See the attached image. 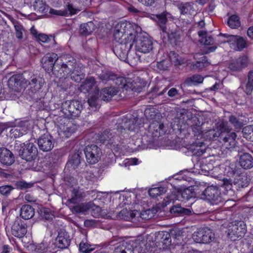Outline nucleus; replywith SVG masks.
I'll list each match as a JSON object with an SVG mask.
<instances>
[{
	"label": "nucleus",
	"mask_w": 253,
	"mask_h": 253,
	"mask_svg": "<svg viewBox=\"0 0 253 253\" xmlns=\"http://www.w3.org/2000/svg\"><path fill=\"white\" fill-rule=\"evenodd\" d=\"M99 92V89H96V91L92 94L88 99L87 103L91 111H95L100 107Z\"/></svg>",
	"instance_id": "obj_35"
},
{
	"label": "nucleus",
	"mask_w": 253,
	"mask_h": 253,
	"mask_svg": "<svg viewBox=\"0 0 253 253\" xmlns=\"http://www.w3.org/2000/svg\"><path fill=\"white\" fill-rule=\"evenodd\" d=\"M60 128L62 130L66 137H69L71 134L73 133L75 131L74 127L71 126H69V123H68L66 126H60Z\"/></svg>",
	"instance_id": "obj_63"
},
{
	"label": "nucleus",
	"mask_w": 253,
	"mask_h": 253,
	"mask_svg": "<svg viewBox=\"0 0 253 253\" xmlns=\"http://www.w3.org/2000/svg\"><path fill=\"white\" fill-rule=\"evenodd\" d=\"M233 183L238 188H244L248 186L249 181L247 176L242 173L234 178Z\"/></svg>",
	"instance_id": "obj_41"
},
{
	"label": "nucleus",
	"mask_w": 253,
	"mask_h": 253,
	"mask_svg": "<svg viewBox=\"0 0 253 253\" xmlns=\"http://www.w3.org/2000/svg\"><path fill=\"white\" fill-rule=\"evenodd\" d=\"M15 161L13 153L5 148H0V162L5 166H10Z\"/></svg>",
	"instance_id": "obj_23"
},
{
	"label": "nucleus",
	"mask_w": 253,
	"mask_h": 253,
	"mask_svg": "<svg viewBox=\"0 0 253 253\" xmlns=\"http://www.w3.org/2000/svg\"><path fill=\"white\" fill-rule=\"evenodd\" d=\"M71 243V239L68 232L65 229H61L55 239V245L59 249H65L68 248Z\"/></svg>",
	"instance_id": "obj_17"
},
{
	"label": "nucleus",
	"mask_w": 253,
	"mask_h": 253,
	"mask_svg": "<svg viewBox=\"0 0 253 253\" xmlns=\"http://www.w3.org/2000/svg\"><path fill=\"white\" fill-rule=\"evenodd\" d=\"M112 137V134L110 130H105L103 132H99L98 134V140L102 143H104L105 141H108Z\"/></svg>",
	"instance_id": "obj_55"
},
{
	"label": "nucleus",
	"mask_w": 253,
	"mask_h": 253,
	"mask_svg": "<svg viewBox=\"0 0 253 253\" xmlns=\"http://www.w3.org/2000/svg\"><path fill=\"white\" fill-rule=\"evenodd\" d=\"M97 76L100 82L104 84L110 81H114L116 78V74L108 69L101 70L100 72L97 74Z\"/></svg>",
	"instance_id": "obj_26"
},
{
	"label": "nucleus",
	"mask_w": 253,
	"mask_h": 253,
	"mask_svg": "<svg viewBox=\"0 0 253 253\" xmlns=\"http://www.w3.org/2000/svg\"><path fill=\"white\" fill-rule=\"evenodd\" d=\"M118 92V90L114 87H105L101 90L100 97L101 100L108 101L116 95Z\"/></svg>",
	"instance_id": "obj_34"
},
{
	"label": "nucleus",
	"mask_w": 253,
	"mask_h": 253,
	"mask_svg": "<svg viewBox=\"0 0 253 253\" xmlns=\"http://www.w3.org/2000/svg\"><path fill=\"white\" fill-rule=\"evenodd\" d=\"M28 72L22 74H15L8 80L7 84L10 88L15 91H20L22 88L26 87V78Z\"/></svg>",
	"instance_id": "obj_9"
},
{
	"label": "nucleus",
	"mask_w": 253,
	"mask_h": 253,
	"mask_svg": "<svg viewBox=\"0 0 253 253\" xmlns=\"http://www.w3.org/2000/svg\"><path fill=\"white\" fill-rule=\"evenodd\" d=\"M84 153L87 162L93 165L97 163L102 155L101 149L96 145H87L84 149Z\"/></svg>",
	"instance_id": "obj_11"
},
{
	"label": "nucleus",
	"mask_w": 253,
	"mask_h": 253,
	"mask_svg": "<svg viewBox=\"0 0 253 253\" xmlns=\"http://www.w3.org/2000/svg\"><path fill=\"white\" fill-rule=\"evenodd\" d=\"M170 212L171 213L180 216L189 215L192 212L190 209L182 208L179 204L172 206L170 209Z\"/></svg>",
	"instance_id": "obj_42"
},
{
	"label": "nucleus",
	"mask_w": 253,
	"mask_h": 253,
	"mask_svg": "<svg viewBox=\"0 0 253 253\" xmlns=\"http://www.w3.org/2000/svg\"><path fill=\"white\" fill-rule=\"evenodd\" d=\"M204 78L199 74H194L187 77L184 81L183 84L187 86L198 85L203 82Z\"/></svg>",
	"instance_id": "obj_37"
},
{
	"label": "nucleus",
	"mask_w": 253,
	"mask_h": 253,
	"mask_svg": "<svg viewBox=\"0 0 253 253\" xmlns=\"http://www.w3.org/2000/svg\"><path fill=\"white\" fill-rule=\"evenodd\" d=\"M35 214V209L30 205H24L20 210V216L24 219H29Z\"/></svg>",
	"instance_id": "obj_38"
},
{
	"label": "nucleus",
	"mask_w": 253,
	"mask_h": 253,
	"mask_svg": "<svg viewBox=\"0 0 253 253\" xmlns=\"http://www.w3.org/2000/svg\"><path fill=\"white\" fill-rule=\"evenodd\" d=\"M195 197V193L189 188L184 189H174L163 201V204L167 206L174 203L176 200L186 202Z\"/></svg>",
	"instance_id": "obj_4"
},
{
	"label": "nucleus",
	"mask_w": 253,
	"mask_h": 253,
	"mask_svg": "<svg viewBox=\"0 0 253 253\" xmlns=\"http://www.w3.org/2000/svg\"><path fill=\"white\" fill-rule=\"evenodd\" d=\"M180 13L182 15L191 14L194 11L193 3L192 2H181L177 4Z\"/></svg>",
	"instance_id": "obj_39"
},
{
	"label": "nucleus",
	"mask_w": 253,
	"mask_h": 253,
	"mask_svg": "<svg viewBox=\"0 0 253 253\" xmlns=\"http://www.w3.org/2000/svg\"><path fill=\"white\" fill-rule=\"evenodd\" d=\"M237 48L240 51L244 48H246L248 46L246 40L242 37L239 36L236 42Z\"/></svg>",
	"instance_id": "obj_60"
},
{
	"label": "nucleus",
	"mask_w": 253,
	"mask_h": 253,
	"mask_svg": "<svg viewBox=\"0 0 253 253\" xmlns=\"http://www.w3.org/2000/svg\"><path fill=\"white\" fill-rule=\"evenodd\" d=\"M135 39L117 42L113 48V51L116 55L122 60L126 59L129 51L131 48Z\"/></svg>",
	"instance_id": "obj_7"
},
{
	"label": "nucleus",
	"mask_w": 253,
	"mask_h": 253,
	"mask_svg": "<svg viewBox=\"0 0 253 253\" xmlns=\"http://www.w3.org/2000/svg\"><path fill=\"white\" fill-rule=\"evenodd\" d=\"M204 137L209 140H215L220 137L219 132L216 128L211 129L204 132Z\"/></svg>",
	"instance_id": "obj_51"
},
{
	"label": "nucleus",
	"mask_w": 253,
	"mask_h": 253,
	"mask_svg": "<svg viewBox=\"0 0 253 253\" xmlns=\"http://www.w3.org/2000/svg\"><path fill=\"white\" fill-rule=\"evenodd\" d=\"M14 188L11 185H3L0 186V193L5 196H7L10 193Z\"/></svg>",
	"instance_id": "obj_64"
},
{
	"label": "nucleus",
	"mask_w": 253,
	"mask_h": 253,
	"mask_svg": "<svg viewBox=\"0 0 253 253\" xmlns=\"http://www.w3.org/2000/svg\"><path fill=\"white\" fill-rule=\"evenodd\" d=\"M216 129L219 132V136L222 135L224 136V133H229L230 129L227 125V123L226 122H218L216 125Z\"/></svg>",
	"instance_id": "obj_49"
},
{
	"label": "nucleus",
	"mask_w": 253,
	"mask_h": 253,
	"mask_svg": "<svg viewBox=\"0 0 253 253\" xmlns=\"http://www.w3.org/2000/svg\"><path fill=\"white\" fill-rule=\"evenodd\" d=\"M34 10L39 13H44L46 12L45 4L40 0H35L33 3Z\"/></svg>",
	"instance_id": "obj_52"
},
{
	"label": "nucleus",
	"mask_w": 253,
	"mask_h": 253,
	"mask_svg": "<svg viewBox=\"0 0 253 253\" xmlns=\"http://www.w3.org/2000/svg\"><path fill=\"white\" fill-rule=\"evenodd\" d=\"M73 213H85L89 211L88 203H82L70 207Z\"/></svg>",
	"instance_id": "obj_46"
},
{
	"label": "nucleus",
	"mask_w": 253,
	"mask_h": 253,
	"mask_svg": "<svg viewBox=\"0 0 253 253\" xmlns=\"http://www.w3.org/2000/svg\"><path fill=\"white\" fill-rule=\"evenodd\" d=\"M239 163L244 169H251L253 167V158L250 154L243 153L240 157Z\"/></svg>",
	"instance_id": "obj_33"
},
{
	"label": "nucleus",
	"mask_w": 253,
	"mask_h": 253,
	"mask_svg": "<svg viewBox=\"0 0 253 253\" xmlns=\"http://www.w3.org/2000/svg\"><path fill=\"white\" fill-rule=\"evenodd\" d=\"M194 241L197 243L209 244L215 238L214 233L209 228H203L195 232L192 236Z\"/></svg>",
	"instance_id": "obj_8"
},
{
	"label": "nucleus",
	"mask_w": 253,
	"mask_h": 253,
	"mask_svg": "<svg viewBox=\"0 0 253 253\" xmlns=\"http://www.w3.org/2000/svg\"><path fill=\"white\" fill-rule=\"evenodd\" d=\"M138 214H139V211H137L127 210L126 209H124L117 214V218L119 219L131 221L136 216L138 217Z\"/></svg>",
	"instance_id": "obj_28"
},
{
	"label": "nucleus",
	"mask_w": 253,
	"mask_h": 253,
	"mask_svg": "<svg viewBox=\"0 0 253 253\" xmlns=\"http://www.w3.org/2000/svg\"><path fill=\"white\" fill-rule=\"evenodd\" d=\"M253 90V70L250 71L248 75V82L246 84L245 92L248 95L252 94Z\"/></svg>",
	"instance_id": "obj_50"
},
{
	"label": "nucleus",
	"mask_w": 253,
	"mask_h": 253,
	"mask_svg": "<svg viewBox=\"0 0 253 253\" xmlns=\"http://www.w3.org/2000/svg\"><path fill=\"white\" fill-rule=\"evenodd\" d=\"M69 75L70 76L71 79L77 83L81 82L85 77L83 69L78 66H77L75 69L71 71Z\"/></svg>",
	"instance_id": "obj_36"
},
{
	"label": "nucleus",
	"mask_w": 253,
	"mask_h": 253,
	"mask_svg": "<svg viewBox=\"0 0 253 253\" xmlns=\"http://www.w3.org/2000/svg\"><path fill=\"white\" fill-rule=\"evenodd\" d=\"M82 155L81 150H78L75 151L74 153L71 154L69 156V159L66 164V166L73 167V169H75L78 168L79 165L81 164V158Z\"/></svg>",
	"instance_id": "obj_27"
},
{
	"label": "nucleus",
	"mask_w": 253,
	"mask_h": 253,
	"mask_svg": "<svg viewBox=\"0 0 253 253\" xmlns=\"http://www.w3.org/2000/svg\"><path fill=\"white\" fill-rule=\"evenodd\" d=\"M169 57L171 63L174 65H179L181 64L180 56L174 51H170L169 53Z\"/></svg>",
	"instance_id": "obj_58"
},
{
	"label": "nucleus",
	"mask_w": 253,
	"mask_h": 253,
	"mask_svg": "<svg viewBox=\"0 0 253 253\" xmlns=\"http://www.w3.org/2000/svg\"><path fill=\"white\" fill-rule=\"evenodd\" d=\"M55 140L48 133L42 135L38 139V144L40 150L43 152H49L54 147Z\"/></svg>",
	"instance_id": "obj_16"
},
{
	"label": "nucleus",
	"mask_w": 253,
	"mask_h": 253,
	"mask_svg": "<svg viewBox=\"0 0 253 253\" xmlns=\"http://www.w3.org/2000/svg\"><path fill=\"white\" fill-rule=\"evenodd\" d=\"M14 29L16 38L19 40H22L23 38V32L25 31L23 26L20 23L16 22L14 24Z\"/></svg>",
	"instance_id": "obj_57"
},
{
	"label": "nucleus",
	"mask_w": 253,
	"mask_h": 253,
	"mask_svg": "<svg viewBox=\"0 0 253 253\" xmlns=\"http://www.w3.org/2000/svg\"><path fill=\"white\" fill-rule=\"evenodd\" d=\"M227 24L232 29H237L241 26L240 17L236 14L230 16L228 20Z\"/></svg>",
	"instance_id": "obj_47"
},
{
	"label": "nucleus",
	"mask_w": 253,
	"mask_h": 253,
	"mask_svg": "<svg viewBox=\"0 0 253 253\" xmlns=\"http://www.w3.org/2000/svg\"><path fill=\"white\" fill-rule=\"evenodd\" d=\"M26 82V87L29 86L33 92L39 91L44 84L43 79L29 72L27 74Z\"/></svg>",
	"instance_id": "obj_14"
},
{
	"label": "nucleus",
	"mask_w": 253,
	"mask_h": 253,
	"mask_svg": "<svg viewBox=\"0 0 253 253\" xmlns=\"http://www.w3.org/2000/svg\"><path fill=\"white\" fill-rule=\"evenodd\" d=\"M58 60V56L55 53H48L41 59V63L44 70L49 73L52 72L54 75L55 65Z\"/></svg>",
	"instance_id": "obj_15"
},
{
	"label": "nucleus",
	"mask_w": 253,
	"mask_h": 253,
	"mask_svg": "<svg viewBox=\"0 0 253 253\" xmlns=\"http://www.w3.org/2000/svg\"><path fill=\"white\" fill-rule=\"evenodd\" d=\"M23 144L18 152L19 156L27 162H31L35 159L38 154L36 145L30 142Z\"/></svg>",
	"instance_id": "obj_10"
},
{
	"label": "nucleus",
	"mask_w": 253,
	"mask_h": 253,
	"mask_svg": "<svg viewBox=\"0 0 253 253\" xmlns=\"http://www.w3.org/2000/svg\"><path fill=\"white\" fill-rule=\"evenodd\" d=\"M148 131L152 136L156 139L165 133V128L163 123L153 121L149 126Z\"/></svg>",
	"instance_id": "obj_21"
},
{
	"label": "nucleus",
	"mask_w": 253,
	"mask_h": 253,
	"mask_svg": "<svg viewBox=\"0 0 253 253\" xmlns=\"http://www.w3.org/2000/svg\"><path fill=\"white\" fill-rule=\"evenodd\" d=\"M89 211L94 217H98L101 213V208L92 202L88 203Z\"/></svg>",
	"instance_id": "obj_54"
},
{
	"label": "nucleus",
	"mask_w": 253,
	"mask_h": 253,
	"mask_svg": "<svg viewBox=\"0 0 253 253\" xmlns=\"http://www.w3.org/2000/svg\"><path fill=\"white\" fill-rule=\"evenodd\" d=\"M96 82L95 79L93 77H89L86 78L84 82L81 84V89L86 92H91L93 90L94 92L96 91V89H99L96 85Z\"/></svg>",
	"instance_id": "obj_25"
},
{
	"label": "nucleus",
	"mask_w": 253,
	"mask_h": 253,
	"mask_svg": "<svg viewBox=\"0 0 253 253\" xmlns=\"http://www.w3.org/2000/svg\"><path fill=\"white\" fill-rule=\"evenodd\" d=\"M167 34L169 42L172 45H177L179 44L181 42V35L179 32L171 31L170 33L167 32Z\"/></svg>",
	"instance_id": "obj_44"
},
{
	"label": "nucleus",
	"mask_w": 253,
	"mask_h": 253,
	"mask_svg": "<svg viewBox=\"0 0 253 253\" xmlns=\"http://www.w3.org/2000/svg\"><path fill=\"white\" fill-rule=\"evenodd\" d=\"M247 57L244 56L239 58L236 61L231 63L229 65V68L232 71L239 72L247 66Z\"/></svg>",
	"instance_id": "obj_31"
},
{
	"label": "nucleus",
	"mask_w": 253,
	"mask_h": 253,
	"mask_svg": "<svg viewBox=\"0 0 253 253\" xmlns=\"http://www.w3.org/2000/svg\"><path fill=\"white\" fill-rule=\"evenodd\" d=\"M135 119L134 118H127L126 117H122L118 119L117 122V128L122 130H133L135 128Z\"/></svg>",
	"instance_id": "obj_20"
},
{
	"label": "nucleus",
	"mask_w": 253,
	"mask_h": 253,
	"mask_svg": "<svg viewBox=\"0 0 253 253\" xmlns=\"http://www.w3.org/2000/svg\"><path fill=\"white\" fill-rule=\"evenodd\" d=\"M135 27V29L129 22L122 21L118 23L115 27L113 35L116 42L130 40L131 37L132 39H135L137 31L141 29L136 26Z\"/></svg>",
	"instance_id": "obj_2"
},
{
	"label": "nucleus",
	"mask_w": 253,
	"mask_h": 253,
	"mask_svg": "<svg viewBox=\"0 0 253 253\" xmlns=\"http://www.w3.org/2000/svg\"><path fill=\"white\" fill-rule=\"evenodd\" d=\"M169 18L173 19V16L167 12H163L160 14L153 15V17H152V19L156 22L158 26L164 33H167V23Z\"/></svg>",
	"instance_id": "obj_19"
},
{
	"label": "nucleus",
	"mask_w": 253,
	"mask_h": 253,
	"mask_svg": "<svg viewBox=\"0 0 253 253\" xmlns=\"http://www.w3.org/2000/svg\"><path fill=\"white\" fill-rule=\"evenodd\" d=\"M227 175L236 177L238 174H242V169L236 163H232L225 168Z\"/></svg>",
	"instance_id": "obj_40"
},
{
	"label": "nucleus",
	"mask_w": 253,
	"mask_h": 253,
	"mask_svg": "<svg viewBox=\"0 0 253 253\" xmlns=\"http://www.w3.org/2000/svg\"><path fill=\"white\" fill-rule=\"evenodd\" d=\"M247 232L246 225L243 221L235 222V224L229 225L228 229V236L232 241L238 238L243 237Z\"/></svg>",
	"instance_id": "obj_12"
},
{
	"label": "nucleus",
	"mask_w": 253,
	"mask_h": 253,
	"mask_svg": "<svg viewBox=\"0 0 253 253\" xmlns=\"http://www.w3.org/2000/svg\"><path fill=\"white\" fill-rule=\"evenodd\" d=\"M15 186L17 188L24 190L32 187L33 186V183H27L24 181H18L15 183Z\"/></svg>",
	"instance_id": "obj_62"
},
{
	"label": "nucleus",
	"mask_w": 253,
	"mask_h": 253,
	"mask_svg": "<svg viewBox=\"0 0 253 253\" xmlns=\"http://www.w3.org/2000/svg\"><path fill=\"white\" fill-rule=\"evenodd\" d=\"M237 134L235 132H232L226 133L222 137V135L220 136V139L222 140L223 145L226 149H231L234 148L236 144V138Z\"/></svg>",
	"instance_id": "obj_24"
},
{
	"label": "nucleus",
	"mask_w": 253,
	"mask_h": 253,
	"mask_svg": "<svg viewBox=\"0 0 253 253\" xmlns=\"http://www.w3.org/2000/svg\"><path fill=\"white\" fill-rule=\"evenodd\" d=\"M11 233L16 237L22 238L27 233V226L22 220L18 217L11 227Z\"/></svg>",
	"instance_id": "obj_18"
},
{
	"label": "nucleus",
	"mask_w": 253,
	"mask_h": 253,
	"mask_svg": "<svg viewBox=\"0 0 253 253\" xmlns=\"http://www.w3.org/2000/svg\"><path fill=\"white\" fill-rule=\"evenodd\" d=\"M210 64L211 63L209 61L207 57L203 56L199 59V60L197 61L195 63H192L190 65V68L193 70L202 71Z\"/></svg>",
	"instance_id": "obj_32"
},
{
	"label": "nucleus",
	"mask_w": 253,
	"mask_h": 253,
	"mask_svg": "<svg viewBox=\"0 0 253 253\" xmlns=\"http://www.w3.org/2000/svg\"><path fill=\"white\" fill-rule=\"evenodd\" d=\"M221 186L226 191V194L232 196L234 192L233 190V183L231 179L223 178Z\"/></svg>",
	"instance_id": "obj_45"
},
{
	"label": "nucleus",
	"mask_w": 253,
	"mask_h": 253,
	"mask_svg": "<svg viewBox=\"0 0 253 253\" xmlns=\"http://www.w3.org/2000/svg\"><path fill=\"white\" fill-rule=\"evenodd\" d=\"M95 29V26L92 21L81 25L79 32L81 35H87L90 34Z\"/></svg>",
	"instance_id": "obj_43"
},
{
	"label": "nucleus",
	"mask_w": 253,
	"mask_h": 253,
	"mask_svg": "<svg viewBox=\"0 0 253 253\" xmlns=\"http://www.w3.org/2000/svg\"><path fill=\"white\" fill-rule=\"evenodd\" d=\"M135 49L137 51L146 53L151 51L153 48L152 41L148 37L138 35L135 40Z\"/></svg>",
	"instance_id": "obj_13"
},
{
	"label": "nucleus",
	"mask_w": 253,
	"mask_h": 253,
	"mask_svg": "<svg viewBox=\"0 0 253 253\" xmlns=\"http://www.w3.org/2000/svg\"><path fill=\"white\" fill-rule=\"evenodd\" d=\"M192 131L194 136L197 137V139H200L204 136V132L202 127L200 125H193L192 127Z\"/></svg>",
	"instance_id": "obj_59"
},
{
	"label": "nucleus",
	"mask_w": 253,
	"mask_h": 253,
	"mask_svg": "<svg viewBox=\"0 0 253 253\" xmlns=\"http://www.w3.org/2000/svg\"><path fill=\"white\" fill-rule=\"evenodd\" d=\"M61 109L66 118L73 119L80 116L83 105L77 100H66L62 103Z\"/></svg>",
	"instance_id": "obj_5"
},
{
	"label": "nucleus",
	"mask_w": 253,
	"mask_h": 253,
	"mask_svg": "<svg viewBox=\"0 0 253 253\" xmlns=\"http://www.w3.org/2000/svg\"><path fill=\"white\" fill-rule=\"evenodd\" d=\"M77 66L76 60L74 57L69 54L63 55L55 65L54 75L59 78L66 76L73 71Z\"/></svg>",
	"instance_id": "obj_3"
},
{
	"label": "nucleus",
	"mask_w": 253,
	"mask_h": 253,
	"mask_svg": "<svg viewBox=\"0 0 253 253\" xmlns=\"http://www.w3.org/2000/svg\"><path fill=\"white\" fill-rule=\"evenodd\" d=\"M155 241L156 246L162 247L163 248H167L171 244L170 234L167 232H160L155 235Z\"/></svg>",
	"instance_id": "obj_22"
},
{
	"label": "nucleus",
	"mask_w": 253,
	"mask_h": 253,
	"mask_svg": "<svg viewBox=\"0 0 253 253\" xmlns=\"http://www.w3.org/2000/svg\"><path fill=\"white\" fill-rule=\"evenodd\" d=\"M30 126L31 125L28 121H24L21 122L20 126L11 129L10 131L15 137H20L26 133Z\"/></svg>",
	"instance_id": "obj_29"
},
{
	"label": "nucleus",
	"mask_w": 253,
	"mask_h": 253,
	"mask_svg": "<svg viewBox=\"0 0 253 253\" xmlns=\"http://www.w3.org/2000/svg\"><path fill=\"white\" fill-rule=\"evenodd\" d=\"M154 246H156V242L153 241L152 236L148 235L145 240L143 237L139 236L134 240L123 242L115 247L114 253H133L134 248H138L140 251L145 253Z\"/></svg>",
	"instance_id": "obj_1"
},
{
	"label": "nucleus",
	"mask_w": 253,
	"mask_h": 253,
	"mask_svg": "<svg viewBox=\"0 0 253 253\" xmlns=\"http://www.w3.org/2000/svg\"><path fill=\"white\" fill-rule=\"evenodd\" d=\"M40 215L42 218L46 220H52L54 217L50 210L48 208H42L40 210Z\"/></svg>",
	"instance_id": "obj_56"
},
{
	"label": "nucleus",
	"mask_w": 253,
	"mask_h": 253,
	"mask_svg": "<svg viewBox=\"0 0 253 253\" xmlns=\"http://www.w3.org/2000/svg\"><path fill=\"white\" fill-rule=\"evenodd\" d=\"M229 121L236 128L240 129L243 126V123L233 115H231L229 117Z\"/></svg>",
	"instance_id": "obj_61"
},
{
	"label": "nucleus",
	"mask_w": 253,
	"mask_h": 253,
	"mask_svg": "<svg viewBox=\"0 0 253 253\" xmlns=\"http://www.w3.org/2000/svg\"><path fill=\"white\" fill-rule=\"evenodd\" d=\"M201 198L210 201L213 205H219L226 201L222 197L218 188L214 186L207 187L201 194Z\"/></svg>",
	"instance_id": "obj_6"
},
{
	"label": "nucleus",
	"mask_w": 253,
	"mask_h": 253,
	"mask_svg": "<svg viewBox=\"0 0 253 253\" xmlns=\"http://www.w3.org/2000/svg\"><path fill=\"white\" fill-rule=\"evenodd\" d=\"M49 13L51 14L66 16L68 15H73L76 13V9L74 8L71 4H68L67 5V8L61 10H56L51 8Z\"/></svg>",
	"instance_id": "obj_30"
},
{
	"label": "nucleus",
	"mask_w": 253,
	"mask_h": 253,
	"mask_svg": "<svg viewBox=\"0 0 253 253\" xmlns=\"http://www.w3.org/2000/svg\"><path fill=\"white\" fill-rule=\"evenodd\" d=\"M243 137L247 140L253 142V125H248L243 128Z\"/></svg>",
	"instance_id": "obj_48"
},
{
	"label": "nucleus",
	"mask_w": 253,
	"mask_h": 253,
	"mask_svg": "<svg viewBox=\"0 0 253 253\" xmlns=\"http://www.w3.org/2000/svg\"><path fill=\"white\" fill-rule=\"evenodd\" d=\"M166 192V188L161 186L150 189L148 193L151 197L154 198L165 193Z\"/></svg>",
	"instance_id": "obj_53"
}]
</instances>
